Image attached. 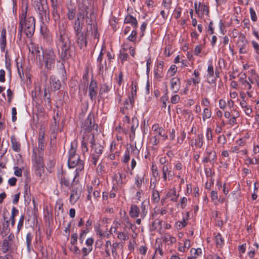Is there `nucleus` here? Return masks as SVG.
I'll list each match as a JSON object with an SVG mask.
<instances>
[{"label":"nucleus","instance_id":"1","mask_svg":"<svg viewBox=\"0 0 259 259\" xmlns=\"http://www.w3.org/2000/svg\"><path fill=\"white\" fill-rule=\"evenodd\" d=\"M27 9L26 7L19 15L20 32H23L27 37L30 38L34 32L35 21L33 17L26 18Z\"/></svg>","mask_w":259,"mask_h":259},{"label":"nucleus","instance_id":"2","mask_svg":"<svg viewBox=\"0 0 259 259\" xmlns=\"http://www.w3.org/2000/svg\"><path fill=\"white\" fill-rule=\"evenodd\" d=\"M258 76L254 70L250 71V74L248 77L245 74L239 78V82L242 89L246 91V94L248 97H252L253 89L256 84H258Z\"/></svg>","mask_w":259,"mask_h":259},{"label":"nucleus","instance_id":"3","mask_svg":"<svg viewBox=\"0 0 259 259\" xmlns=\"http://www.w3.org/2000/svg\"><path fill=\"white\" fill-rule=\"evenodd\" d=\"M68 164L70 168L76 167V174L73 178V180H74L79 175V171L83 169L84 166L82 161L80 159L79 156L76 154V146L75 145V147H73V144H71V148L68 152Z\"/></svg>","mask_w":259,"mask_h":259},{"label":"nucleus","instance_id":"4","mask_svg":"<svg viewBox=\"0 0 259 259\" xmlns=\"http://www.w3.org/2000/svg\"><path fill=\"white\" fill-rule=\"evenodd\" d=\"M34 8L39 20L43 23L48 22L49 20V11L47 1L36 0Z\"/></svg>","mask_w":259,"mask_h":259},{"label":"nucleus","instance_id":"5","mask_svg":"<svg viewBox=\"0 0 259 259\" xmlns=\"http://www.w3.org/2000/svg\"><path fill=\"white\" fill-rule=\"evenodd\" d=\"M56 56L52 49H47L42 52V60L45 67L49 70H52L55 67Z\"/></svg>","mask_w":259,"mask_h":259},{"label":"nucleus","instance_id":"6","mask_svg":"<svg viewBox=\"0 0 259 259\" xmlns=\"http://www.w3.org/2000/svg\"><path fill=\"white\" fill-rule=\"evenodd\" d=\"M87 7H83L82 9L79 8V12L77 15V17L75 19L73 25V28L75 34L83 33L82 31V26L83 24V19L84 16H87L88 14Z\"/></svg>","mask_w":259,"mask_h":259},{"label":"nucleus","instance_id":"7","mask_svg":"<svg viewBox=\"0 0 259 259\" xmlns=\"http://www.w3.org/2000/svg\"><path fill=\"white\" fill-rule=\"evenodd\" d=\"M81 128L85 131L84 134H93L94 131L97 132L98 124L94 122V115L90 114L85 120L82 123Z\"/></svg>","mask_w":259,"mask_h":259},{"label":"nucleus","instance_id":"8","mask_svg":"<svg viewBox=\"0 0 259 259\" xmlns=\"http://www.w3.org/2000/svg\"><path fill=\"white\" fill-rule=\"evenodd\" d=\"M14 239V235L11 233L7 238L4 239L1 245L2 250L3 252L11 251L16 248Z\"/></svg>","mask_w":259,"mask_h":259},{"label":"nucleus","instance_id":"9","mask_svg":"<svg viewBox=\"0 0 259 259\" xmlns=\"http://www.w3.org/2000/svg\"><path fill=\"white\" fill-rule=\"evenodd\" d=\"M103 150V147L99 144H96L94 142V144L92 145L91 153H92V162L94 165H96L99 157L101 155Z\"/></svg>","mask_w":259,"mask_h":259},{"label":"nucleus","instance_id":"10","mask_svg":"<svg viewBox=\"0 0 259 259\" xmlns=\"http://www.w3.org/2000/svg\"><path fill=\"white\" fill-rule=\"evenodd\" d=\"M94 136L93 134H83L82 140L81 141V149L83 153L88 151V144H91V145L94 144Z\"/></svg>","mask_w":259,"mask_h":259},{"label":"nucleus","instance_id":"11","mask_svg":"<svg viewBox=\"0 0 259 259\" xmlns=\"http://www.w3.org/2000/svg\"><path fill=\"white\" fill-rule=\"evenodd\" d=\"M247 40L244 35L239 36L237 42V47L239 49L240 54H245L247 52Z\"/></svg>","mask_w":259,"mask_h":259},{"label":"nucleus","instance_id":"12","mask_svg":"<svg viewBox=\"0 0 259 259\" xmlns=\"http://www.w3.org/2000/svg\"><path fill=\"white\" fill-rule=\"evenodd\" d=\"M121 219L122 223L124 225L123 230L125 231L126 229H130L133 232H135L136 229V227L134 224L131 223L125 211L123 212V215L121 216Z\"/></svg>","mask_w":259,"mask_h":259},{"label":"nucleus","instance_id":"13","mask_svg":"<svg viewBox=\"0 0 259 259\" xmlns=\"http://www.w3.org/2000/svg\"><path fill=\"white\" fill-rule=\"evenodd\" d=\"M89 96L93 101H95L98 93V85L96 81L91 80L89 87Z\"/></svg>","mask_w":259,"mask_h":259},{"label":"nucleus","instance_id":"14","mask_svg":"<svg viewBox=\"0 0 259 259\" xmlns=\"http://www.w3.org/2000/svg\"><path fill=\"white\" fill-rule=\"evenodd\" d=\"M217 158V155L214 151L208 149H206V152L204 154V157L203 158V162L204 163H207L208 162L213 163Z\"/></svg>","mask_w":259,"mask_h":259},{"label":"nucleus","instance_id":"15","mask_svg":"<svg viewBox=\"0 0 259 259\" xmlns=\"http://www.w3.org/2000/svg\"><path fill=\"white\" fill-rule=\"evenodd\" d=\"M181 87L180 78L178 77L170 79V88L174 93H178Z\"/></svg>","mask_w":259,"mask_h":259},{"label":"nucleus","instance_id":"16","mask_svg":"<svg viewBox=\"0 0 259 259\" xmlns=\"http://www.w3.org/2000/svg\"><path fill=\"white\" fill-rule=\"evenodd\" d=\"M206 78L207 82L210 84L215 83V78L214 76L213 67L211 63L207 67Z\"/></svg>","mask_w":259,"mask_h":259},{"label":"nucleus","instance_id":"17","mask_svg":"<svg viewBox=\"0 0 259 259\" xmlns=\"http://www.w3.org/2000/svg\"><path fill=\"white\" fill-rule=\"evenodd\" d=\"M162 171L164 181L171 179L174 176V172L171 171L168 165H164L162 166Z\"/></svg>","mask_w":259,"mask_h":259},{"label":"nucleus","instance_id":"18","mask_svg":"<svg viewBox=\"0 0 259 259\" xmlns=\"http://www.w3.org/2000/svg\"><path fill=\"white\" fill-rule=\"evenodd\" d=\"M76 42L80 49L86 46L87 40L83 33L75 34Z\"/></svg>","mask_w":259,"mask_h":259},{"label":"nucleus","instance_id":"19","mask_svg":"<svg viewBox=\"0 0 259 259\" xmlns=\"http://www.w3.org/2000/svg\"><path fill=\"white\" fill-rule=\"evenodd\" d=\"M41 50V48L34 46L33 45L29 48V51L31 52L32 54L35 56L36 60H38L39 62L41 61V56L42 54Z\"/></svg>","mask_w":259,"mask_h":259},{"label":"nucleus","instance_id":"20","mask_svg":"<svg viewBox=\"0 0 259 259\" xmlns=\"http://www.w3.org/2000/svg\"><path fill=\"white\" fill-rule=\"evenodd\" d=\"M58 46L61 49L69 48L70 47L68 39L65 36H63L62 34L60 35L59 40L58 42Z\"/></svg>","mask_w":259,"mask_h":259},{"label":"nucleus","instance_id":"21","mask_svg":"<svg viewBox=\"0 0 259 259\" xmlns=\"http://www.w3.org/2000/svg\"><path fill=\"white\" fill-rule=\"evenodd\" d=\"M232 115L228 120V124L231 126H233L237 124V118L240 116V113L236 109L231 110Z\"/></svg>","mask_w":259,"mask_h":259},{"label":"nucleus","instance_id":"22","mask_svg":"<svg viewBox=\"0 0 259 259\" xmlns=\"http://www.w3.org/2000/svg\"><path fill=\"white\" fill-rule=\"evenodd\" d=\"M50 85L53 90L57 91L60 89L61 84L58 78L55 76H51L50 77Z\"/></svg>","mask_w":259,"mask_h":259},{"label":"nucleus","instance_id":"23","mask_svg":"<svg viewBox=\"0 0 259 259\" xmlns=\"http://www.w3.org/2000/svg\"><path fill=\"white\" fill-rule=\"evenodd\" d=\"M6 30L3 28L1 32L0 36V48L2 52H4L6 46Z\"/></svg>","mask_w":259,"mask_h":259},{"label":"nucleus","instance_id":"24","mask_svg":"<svg viewBox=\"0 0 259 259\" xmlns=\"http://www.w3.org/2000/svg\"><path fill=\"white\" fill-rule=\"evenodd\" d=\"M60 183L62 186L70 188L71 183L70 181V177L66 174L62 173L60 178Z\"/></svg>","mask_w":259,"mask_h":259},{"label":"nucleus","instance_id":"25","mask_svg":"<svg viewBox=\"0 0 259 259\" xmlns=\"http://www.w3.org/2000/svg\"><path fill=\"white\" fill-rule=\"evenodd\" d=\"M73 52L69 48L63 49L61 50V58L63 60H66L71 58L73 55Z\"/></svg>","mask_w":259,"mask_h":259},{"label":"nucleus","instance_id":"26","mask_svg":"<svg viewBox=\"0 0 259 259\" xmlns=\"http://www.w3.org/2000/svg\"><path fill=\"white\" fill-rule=\"evenodd\" d=\"M163 61H160L157 62L154 70V75L156 78L161 77V74L163 70Z\"/></svg>","mask_w":259,"mask_h":259},{"label":"nucleus","instance_id":"27","mask_svg":"<svg viewBox=\"0 0 259 259\" xmlns=\"http://www.w3.org/2000/svg\"><path fill=\"white\" fill-rule=\"evenodd\" d=\"M166 196V198H169L170 201L176 202L179 197V195L177 194L176 189L173 188L168 191Z\"/></svg>","mask_w":259,"mask_h":259},{"label":"nucleus","instance_id":"28","mask_svg":"<svg viewBox=\"0 0 259 259\" xmlns=\"http://www.w3.org/2000/svg\"><path fill=\"white\" fill-rule=\"evenodd\" d=\"M80 196V193L79 191L76 189L72 190L70 196V202L72 204H75L79 198Z\"/></svg>","mask_w":259,"mask_h":259},{"label":"nucleus","instance_id":"29","mask_svg":"<svg viewBox=\"0 0 259 259\" xmlns=\"http://www.w3.org/2000/svg\"><path fill=\"white\" fill-rule=\"evenodd\" d=\"M203 136L202 134H198L194 140H191V145H194L196 147L201 148L203 144Z\"/></svg>","mask_w":259,"mask_h":259},{"label":"nucleus","instance_id":"30","mask_svg":"<svg viewBox=\"0 0 259 259\" xmlns=\"http://www.w3.org/2000/svg\"><path fill=\"white\" fill-rule=\"evenodd\" d=\"M124 23L126 24H131L135 28L138 26V22L136 18L131 15H127L124 18Z\"/></svg>","mask_w":259,"mask_h":259},{"label":"nucleus","instance_id":"31","mask_svg":"<svg viewBox=\"0 0 259 259\" xmlns=\"http://www.w3.org/2000/svg\"><path fill=\"white\" fill-rule=\"evenodd\" d=\"M140 213V209L137 205L132 204L130 207V215L132 218H137Z\"/></svg>","mask_w":259,"mask_h":259},{"label":"nucleus","instance_id":"32","mask_svg":"<svg viewBox=\"0 0 259 259\" xmlns=\"http://www.w3.org/2000/svg\"><path fill=\"white\" fill-rule=\"evenodd\" d=\"M11 142L13 150L15 152H19L21 149V145L19 142L17 141L14 136L11 137Z\"/></svg>","mask_w":259,"mask_h":259},{"label":"nucleus","instance_id":"33","mask_svg":"<svg viewBox=\"0 0 259 259\" xmlns=\"http://www.w3.org/2000/svg\"><path fill=\"white\" fill-rule=\"evenodd\" d=\"M242 100L240 102L241 107L243 109L244 112L246 115H249L252 113L251 108L247 104L246 102L244 100V98L242 97Z\"/></svg>","mask_w":259,"mask_h":259},{"label":"nucleus","instance_id":"34","mask_svg":"<svg viewBox=\"0 0 259 259\" xmlns=\"http://www.w3.org/2000/svg\"><path fill=\"white\" fill-rule=\"evenodd\" d=\"M33 161L34 166L44 165L42 156V151H40L38 155L35 156Z\"/></svg>","mask_w":259,"mask_h":259},{"label":"nucleus","instance_id":"35","mask_svg":"<svg viewBox=\"0 0 259 259\" xmlns=\"http://www.w3.org/2000/svg\"><path fill=\"white\" fill-rule=\"evenodd\" d=\"M134 99L132 96H128L124 102V107L125 109L132 108L134 105Z\"/></svg>","mask_w":259,"mask_h":259},{"label":"nucleus","instance_id":"36","mask_svg":"<svg viewBox=\"0 0 259 259\" xmlns=\"http://www.w3.org/2000/svg\"><path fill=\"white\" fill-rule=\"evenodd\" d=\"M117 238L120 240L125 241L129 239V234L126 231L123 230V231L118 232L117 233Z\"/></svg>","mask_w":259,"mask_h":259},{"label":"nucleus","instance_id":"37","mask_svg":"<svg viewBox=\"0 0 259 259\" xmlns=\"http://www.w3.org/2000/svg\"><path fill=\"white\" fill-rule=\"evenodd\" d=\"M177 71V67L175 65H172L169 69L168 70L167 72L166 77L167 78L175 77L174 76Z\"/></svg>","mask_w":259,"mask_h":259},{"label":"nucleus","instance_id":"38","mask_svg":"<svg viewBox=\"0 0 259 259\" xmlns=\"http://www.w3.org/2000/svg\"><path fill=\"white\" fill-rule=\"evenodd\" d=\"M112 246V244H111V242L109 240H107L106 242L105 245V254L104 256L106 257H109L110 256V247H111Z\"/></svg>","mask_w":259,"mask_h":259},{"label":"nucleus","instance_id":"39","mask_svg":"<svg viewBox=\"0 0 259 259\" xmlns=\"http://www.w3.org/2000/svg\"><path fill=\"white\" fill-rule=\"evenodd\" d=\"M132 125L131 126V133L133 136L135 135L136 129L138 127L139 121L137 118L134 117L132 118Z\"/></svg>","mask_w":259,"mask_h":259},{"label":"nucleus","instance_id":"40","mask_svg":"<svg viewBox=\"0 0 259 259\" xmlns=\"http://www.w3.org/2000/svg\"><path fill=\"white\" fill-rule=\"evenodd\" d=\"M76 15V10L73 8H68L67 16L69 20H73Z\"/></svg>","mask_w":259,"mask_h":259},{"label":"nucleus","instance_id":"41","mask_svg":"<svg viewBox=\"0 0 259 259\" xmlns=\"http://www.w3.org/2000/svg\"><path fill=\"white\" fill-rule=\"evenodd\" d=\"M59 117L57 116V117H54V123H53L51 125V128L53 132H57L58 131L61 132V130L59 129L58 126H59V119H58Z\"/></svg>","mask_w":259,"mask_h":259},{"label":"nucleus","instance_id":"42","mask_svg":"<svg viewBox=\"0 0 259 259\" xmlns=\"http://www.w3.org/2000/svg\"><path fill=\"white\" fill-rule=\"evenodd\" d=\"M38 142V148L40 149V151H42L44 150L45 147V140L44 134H39Z\"/></svg>","mask_w":259,"mask_h":259},{"label":"nucleus","instance_id":"43","mask_svg":"<svg viewBox=\"0 0 259 259\" xmlns=\"http://www.w3.org/2000/svg\"><path fill=\"white\" fill-rule=\"evenodd\" d=\"M155 135L157 136L158 135L160 136L163 140H165L167 139V136L165 134V131L162 127L159 128L157 131L154 132Z\"/></svg>","mask_w":259,"mask_h":259},{"label":"nucleus","instance_id":"44","mask_svg":"<svg viewBox=\"0 0 259 259\" xmlns=\"http://www.w3.org/2000/svg\"><path fill=\"white\" fill-rule=\"evenodd\" d=\"M211 116V112L208 108L203 109L202 113V119L204 121L206 119L210 118Z\"/></svg>","mask_w":259,"mask_h":259},{"label":"nucleus","instance_id":"45","mask_svg":"<svg viewBox=\"0 0 259 259\" xmlns=\"http://www.w3.org/2000/svg\"><path fill=\"white\" fill-rule=\"evenodd\" d=\"M163 240L170 244H172L176 242V238L169 234H166L163 237Z\"/></svg>","mask_w":259,"mask_h":259},{"label":"nucleus","instance_id":"46","mask_svg":"<svg viewBox=\"0 0 259 259\" xmlns=\"http://www.w3.org/2000/svg\"><path fill=\"white\" fill-rule=\"evenodd\" d=\"M35 167V174L39 177H41L42 175V174L44 172V165L42 166H36Z\"/></svg>","mask_w":259,"mask_h":259},{"label":"nucleus","instance_id":"47","mask_svg":"<svg viewBox=\"0 0 259 259\" xmlns=\"http://www.w3.org/2000/svg\"><path fill=\"white\" fill-rule=\"evenodd\" d=\"M110 89V87L107 84L102 85L100 89L99 95L101 96L104 93H108Z\"/></svg>","mask_w":259,"mask_h":259},{"label":"nucleus","instance_id":"48","mask_svg":"<svg viewBox=\"0 0 259 259\" xmlns=\"http://www.w3.org/2000/svg\"><path fill=\"white\" fill-rule=\"evenodd\" d=\"M190 251L193 257L194 258H196L197 256L202 254V249L200 248H198L197 249L192 248Z\"/></svg>","mask_w":259,"mask_h":259},{"label":"nucleus","instance_id":"49","mask_svg":"<svg viewBox=\"0 0 259 259\" xmlns=\"http://www.w3.org/2000/svg\"><path fill=\"white\" fill-rule=\"evenodd\" d=\"M137 32L136 30H133L131 34L127 37L128 40L132 42H135L137 39Z\"/></svg>","mask_w":259,"mask_h":259},{"label":"nucleus","instance_id":"50","mask_svg":"<svg viewBox=\"0 0 259 259\" xmlns=\"http://www.w3.org/2000/svg\"><path fill=\"white\" fill-rule=\"evenodd\" d=\"M201 3H199L198 4L197 2L194 3V8L196 14L198 15V17H202V12H201Z\"/></svg>","mask_w":259,"mask_h":259},{"label":"nucleus","instance_id":"51","mask_svg":"<svg viewBox=\"0 0 259 259\" xmlns=\"http://www.w3.org/2000/svg\"><path fill=\"white\" fill-rule=\"evenodd\" d=\"M32 238H33V235H32V234L31 233H28L27 234L26 237V241L27 247L28 250L30 249Z\"/></svg>","mask_w":259,"mask_h":259},{"label":"nucleus","instance_id":"52","mask_svg":"<svg viewBox=\"0 0 259 259\" xmlns=\"http://www.w3.org/2000/svg\"><path fill=\"white\" fill-rule=\"evenodd\" d=\"M171 5V0H163L162 6L167 11H169Z\"/></svg>","mask_w":259,"mask_h":259},{"label":"nucleus","instance_id":"53","mask_svg":"<svg viewBox=\"0 0 259 259\" xmlns=\"http://www.w3.org/2000/svg\"><path fill=\"white\" fill-rule=\"evenodd\" d=\"M249 13L251 20L253 22H256L257 20V17L256 14V12L253 8L250 7L249 8Z\"/></svg>","mask_w":259,"mask_h":259},{"label":"nucleus","instance_id":"54","mask_svg":"<svg viewBox=\"0 0 259 259\" xmlns=\"http://www.w3.org/2000/svg\"><path fill=\"white\" fill-rule=\"evenodd\" d=\"M119 247V244L117 242H114L112 244V246L110 247L111 249L112 254L113 256L117 255V249Z\"/></svg>","mask_w":259,"mask_h":259},{"label":"nucleus","instance_id":"55","mask_svg":"<svg viewBox=\"0 0 259 259\" xmlns=\"http://www.w3.org/2000/svg\"><path fill=\"white\" fill-rule=\"evenodd\" d=\"M201 12H202V16L204 14L207 16H208L209 12V7L206 5L201 4Z\"/></svg>","mask_w":259,"mask_h":259},{"label":"nucleus","instance_id":"56","mask_svg":"<svg viewBox=\"0 0 259 259\" xmlns=\"http://www.w3.org/2000/svg\"><path fill=\"white\" fill-rule=\"evenodd\" d=\"M159 138L156 136L154 135L150 139V143L153 145H157L159 143Z\"/></svg>","mask_w":259,"mask_h":259},{"label":"nucleus","instance_id":"57","mask_svg":"<svg viewBox=\"0 0 259 259\" xmlns=\"http://www.w3.org/2000/svg\"><path fill=\"white\" fill-rule=\"evenodd\" d=\"M187 223L185 219L182 221H178L176 223V226L178 229H181L187 225Z\"/></svg>","mask_w":259,"mask_h":259},{"label":"nucleus","instance_id":"58","mask_svg":"<svg viewBox=\"0 0 259 259\" xmlns=\"http://www.w3.org/2000/svg\"><path fill=\"white\" fill-rule=\"evenodd\" d=\"M215 242L218 245L221 246L224 244V240L221 234H218L215 236Z\"/></svg>","mask_w":259,"mask_h":259},{"label":"nucleus","instance_id":"59","mask_svg":"<svg viewBox=\"0 0 259 259\" xmlns=\"http://www.w3.org/2000/svg\"><path fill=\"white\" fill-rule=\"evenodd\" d=\"M53 18L55 21H58L59 20V15L57 12V6L56 5L53 4Z\"/></svg>","mask_w":259,"mask_h":259},{"label":"nucleus","instance_id":"60","mask_svg":"<svg viewBox=\"0 0 259 259\" xmlns=\"http://www.w3.org/2000/svg\"><path fill=\"white\" fill-rule=\"evenodd\" d=\"M24 220V215H21L20 217L19 222L17 225V231L19 232L20 230L22 228L23 226V222Z\"/></svg>","mask_w":259,"mask_h":259},{"label":"nucleus","instance_id":"61","mask_svg":"<svg viewBox=\"0 0 259 259\" xmlns=\"http://www.w3.org/2000/svg\"><path fill=\"white\" fill-rule=\"evenodd\" d=\"M141 212L140 213V217L142 219H144L147 214V211L146 209V206L143 202L141 204Z\"/></svg>","mask_w":259,"mask_h":259},{"label":"nucleus","instance_id":"62","mask_svg":"<svg viewBox=\"0 0 259 259\" xmlns=\"http://www.w3.org/2000/svg\"><path fill=\"white\" fill-rule=\"evenodd\" d=\"M168 99V97L167 93H165L163 96H162L160 98L161 101L162 102V107L166 108V102Z\"/></svg>","mask_w":259,"mask_h":259},{"label":"nucleus","instance_id":"63","mask_svg":"<svg viewBox=\"0 0 259 259\" xmlns=\"http://www.w3.org/2000/svg\"><path fill=\"white\" fill-rule=\"evenodd\" d=\"M152 199L155 202H158L159 201V199H160L159 194L157 191H153Z\"/></svg>","mask_w":259,"mask_h":259},{"label":"nucleus","instance_id":"64","mask_svg":"<svg viewBox=\"0 0 259 259\" xmlns=\"http://www.w3.org/2000/svg\"><path fill=\"white\" fill-rule=\"evenodd\" d=\"M40 32L41 34L42 35L44 38H46L47 39H49L50 38V34L49 32H48L46 29H44L42 27H41L40 30Z\"/></svg>","mask_w":259,"mask_h":259}]
</instances>
